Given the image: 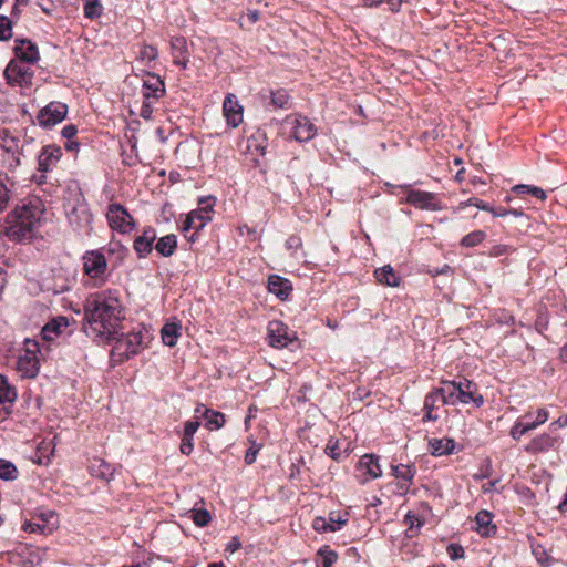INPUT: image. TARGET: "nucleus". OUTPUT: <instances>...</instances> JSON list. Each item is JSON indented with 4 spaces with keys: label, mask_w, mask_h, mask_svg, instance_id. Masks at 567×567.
<instances>
[{
    "label": "nucleus",
    "mask_w": 567,
    "mask_h": 567,
    "mask_svg": "<svg viewBox=\"0 0 567 567\" xmlns=\"http://www.w3.org/2000/svg\"><path fill=\"white\" fill-rule=\"evenodd\" d=\"M86 328L96 337H113L123 328L125 309L117 290L90 293L83 306Z\"/></svg>",
    "instance_id": "nucleus-1"
},
{
    "label": "nucleus",
    "mask_w": 567,
    "mask_h": 567,
    "mask_svg": "<svg viewBox=\"0 0 567 567\" xmlns=\"http://www.w3.org/2000/svg\"><path fill=\"white\" fill-rule=\"evenodd\" d=\"M42 209L39 199L22 202L4 220L3 233L12 241H25L34 237L40 225Z\"/></svg>",
    "instance_id": "nucleus-2"
},
{
    "label": "nucleus",
    "mask_w": 567,
    "mask_h": 567,
    "mask_svg": "<svg viewBox=\"0 0 567 567\" xmlns=\"http://www.w3.org/2000/svg\"><path fill=\"white\" fill-rule=\"evenodd\" d=\"M103 339L109 342L114 341L112 355L117 358L118 361H125L136 355L143 344V333L141 331L124 333L121 329L118 333L113 337H104Z\"/></svg>",
    "instance_id": "nucleus-3"
},
{
    "label": "nucleus",
    "mask_w": 567,
    "mask_h": 567,
    "mask_svg": "<svg viewBox=\"0 0 567 567\" xmlns=\"http://www.w3.org/2000/svg\"><path fill=\"white\" fill-rule=\"evenodd\" d=\"M19 59H12L4 69L3 75L10 86L29 87L32 84L34 72Z\"/></svg>",
    "instance_id": "nucleus-4"
},
{
    "label": "nucleus",
    "mask_w": 567,
    "mask_h": 567,
    "mask_svg": "<svg viewBox=\"0 0 567 567\" xmlns=\"http://www.w3.org/2000/svg\"><path fill=\"white\" fill-rule=\"evenodd\" d=\"M106 218L110 227L121 234H128L135 227L134 219L127 209L117 203L109 205Z\"/></svg>",
    "instance_id": "nucleus-5"
},
{
    "label": "nucleus",
    "mask_w": 567,
    "mask_h": 567,
    "mask_svg": "<svg viewBox=\"0 0 567 567\" xmlns=\"http://www.w3.org/2000/svg\"><path fill=\"white\" fill-rule=\"evenodd\" d=\"M285 126L289 127L293 138L298 142H308L317 134V128L310 120L301 115L287 116Z\"/></svg>",
    "instance_id": "nucleus-6"
},
{
    "label": "nucleus",
    "mask_w": 567,
    "mask_h": 567,
    "mask_svg": "<svg viewBox=\"0 0 567 567\" xmlns=\"http://www.w3.org/2000/svg\"><path fill=\"white\" fill-rule=\"evenodd\" d=\"M68 114V105L53 101L42 107L37 115V120L40 126L44 128H51L56 124L61 123Z\"/></svg>",
    "instance_id": "nucleus-7"
},
{
    "label": "nucleus",
    "mask_w": 567,
    "mask_h": 567,
    "mask_svg": "<svg viewBox=\"0 0 567 567\" xmlns=\"http://www.w3.org/2000/svg\"><path fill=\"white\" fill-rule=\"evenodd\" d=\"M83 270L92 279H103L107 270V261L101 250L86 251L83 257Z\"/></svg>",
    "instance_id": "nucleus-8"
},
{
    "label": "nucleus",
    "mask_w": 567,
    "mask_h": 567,
    "mask_svg": "<svg viewBox=\"0 0 567 567\" xmlns=\"http://www.w3.org/2000/svg\"><path fill=\"white\" fill-rule=\"evenodd\" d=\"M268 339L271 347L282 349L296 339V334L284 322L274 320L268 324Z\"/></svg>",
    "instance_id": "nucleus-9"
},
{
    "label": "nucleus",
    "mask_w": 567,
    "mask_h": 567,
    "mask_svg": "<svg viewBox=\"0 0 567 567\" xmlns=\"http://www.w3.org/2000/svg\"><path fill=\"white\" fill-rule=\"evenodd\" d=\"M453 391H457L458 401L462 404L473 403L475 406L480 408L484 403L483 396L478 393L477 384L465 378L458 381L455 380Z\"/></svg>",
    "instance_id": "nucleus-10"
},
{
    "label": "nucleus",
    "mask_w": 567,
    "mask_h": 567,
    "mask_svg": "<svg viewBox=\"0 0 567 567\" xmlns=\"http://www.w3.org/2000/svg\"><path fill=\"white\" fill-rule=\"evenodd\" d=\"M358 481L364 484L371 480L381 476L382 471L379 464V457L373 454H364L357 464Z\"/></svg>",
    "instance_id": "nucleus-11"
},
{
    "label": "nucleus",
    "mask_w": 567,
    "mask_h": 567,
    "mask_svg": "<svg viewBox=\"0 0 567 567\" xmlns=\"http://www.w3.org/2000/svg\"><path fill=\"white\" fill-rule=\"evenodd\" d=\"M406 203L414 206L419 209H427V210H440L442 208L441 202L436 194L424 192V190H417V189H411L406 194L405 198Z\"/></svg>",
    "instance_id": "nucleus-12"
},
{
    "label": "nucleus",
    "mask_w": 567,
    "mask_h": 567,
    "mask_svg": "<svg viewBox=\"0 0 567 567\" xmlns=\"http://www.w3.org/2000/svg\"><path fill=\"white\" fill-rule=\"evenodd\" d=\"M33 349L28 348L23 354H21L17 361V370L23 378L32 379L35 378L40 363L37 357L38 343H32Z\"/></svg>",
    "instance_id": "nucleus-13"
},
{
    "label": "nucleus",
    "mask_w": 567,
    "mask_h": 567,
    "mask_svg": "<svg viewBox=\"0 0 567 567\" xmlns=\"http://www.w3.org/2000/svg\"><path fill=\"white\" fill-rule=\"evenodd\" d=\"M69 223L76 229L81 231H89L91 229V224L93 219V215L90 212L89 207L84 203H80L72 207L71 210L68 212Z\"/></svg>",
    "instance_id": "nucleus-14"
},
{
    "label": "nucleus",
    "mask_w": 567,
    "mask_h": 567,
    "mask_svg": "<svg viewBox=\"0 0 567 567\" xmlns=\"http://www.w3.org/2000/svg\"><path fill=\"white\" fill-rule=\"evenodd\" d=\"M62 156V148L54 144L42 147L38 156V169L42 173L51 172Z\"/></svg>",
    "instance_id": "nucleus-15"
},
{
    "label": "nucleus",
    "mask_w": 567,
    "mask_h": 567,
    "mask_svg": "<svg viewBox=\"0 0 567 567\" xmlns=\"http://www.w3.org/2000/svg\"><path fill=\"white\" fill-rule=\"evenodd\" d=\"M165 94V83L155 73L146 72V79L143 81L142 95L144 100H158Z\"/></svg>",
    "instance_id": "nucleus-16"
},
{
    "label": "nucleus",
    "mask_w": 567,
    "mask_h": 567,
    "mask_svg": "<svg viewBox=\"0 0 567 567\" xmlns=\"http://www.w3.org/2000/svg\"><path fill=\"white\" fill-rule=\"evenodd\" d=\"M223 112L227 124L235 128L243 122V106L234 94H227L223 103Z\"/></svg>",
    "instance_id": "nucleus-17"
},
{
    "label": "nucleus",
    "mask_w": 567,
    "mask_h": 567,
    "mask_svg": "<svg viewBox=\"0 0 567 567\" xmlns=\"http://www.w3.org/2000/svg\"><path fill=\"white\" fill-rule=\"evenodd\" d=\"M16 399V389L9 384L4 375L0 374V421L4 420L10 414Z\"/></svg>",
    "instance_id": "nucleus-18"
},
{
    "label": "nucleus",
    "mask_w": 567,
    "mask_h": 567,
    "mask_svg": "<svg viewBox=\"0 0 567 567\" xmlns=\"http://www.w3.org/2000/svg\"><path fill=\"white\" fill-rule=\"evenodd\" d=\"M156 239V231L152 227L144 229L143 234L137 236L133 243V249L138 258L147 257L153 250V243Z\"/></svg>",
    "instance_id": "nucleus-19"
},
{
    "label": "nucleus",
    "mask_w": 567,
    "mask_h": 567,
    "mask_svg": "<svg viewBox=\"0 0 567 567\" xmlns=\"http://www.w3.org/2000/svg\"><path fill=\"white\" fill-rule=\"evenodd\" d=\"M392 474L400 480L399 489L401 494L408 493L410 486L413 483V478L416 474L414 465L398 464L391 466Z\"/></svg>",
    "instance_id": "nucleus-20"
},
{
    "label": "nucleus",
    "mask_w": 567,
    "mask_h": 567,
    "mask_svg": "<svg viewBox=\"0 0 567 567\" xmlns=\"http://www.w3.org/2000/svg\"><path fill=\"white\" fill-rule=\"evenodd\" d=\"M557 442V437L548 433H543L535 436L527 445H525L524 450L529 454L545 453L554 449Z\"/></svg>",
    "instance_id": "nucleus-21"
},
{
    "label": "nucleus",
    "mask_w": 567,
    "mask_h": 567,
    "mask_svg": "<svg viewBox=\"0 0 567 567\" xmlns=\"http://www.w3.org/2000/svg\"><path fill=\"white\" fill-rule=\"evenodd\" d=\"M268 290L280 300H287L292 291V285L281 276L271 275L268 278Z\"/></svg>",
    "instance_id": "nucleus-22"
},
{
    "label": "nucleus",
    "mask_w": 567,
    "mask_h": 567,
    "mask_svg": "<svg viewBox=\"0 0 567 567\" xmlns=\"http://www.w3.org/2000/svg\"><path fill=\"white\" fill-rule=\"evenodd\" d=\"M171 50L174 64L186 69L188 64V49L184 37H174L171 40Z\"/></svg>",
    "instance_id": "nucleus-23"
},
{
    "label": "nucleus",
    "mask_w": 567,
    "mask_h": 567,
    "mask_svg": "<svg viewBox=\"0 0 567 567\" xmlns=\"http://www.w3.org/2000/svg\"><path fill=\"white\" fill-rule=\"evenodd\" d=\"M14 54L17 59L27 63H34L39 60L38 48L30 40H17Z\"/></svg>",
    "instance_id": "nucleus-24"
},
{
    "label": "nucleus",
    "mask_w": 567,
    "mask_h": 567,
    "mask_svg": "<svg viewBox=\"0 0 567 567\" xmlns=\"http://www.w3.org/2000/svg\"><path fill=\"white\" fill-rule=\"evenodd\" d=\"M89 471L92 476L110 482L113 478L115 467L101 457H93Z\"/></svg>",
    "instance_id": "nucleus-25"
},
{
    "label": "nucleus",
    "mask_w": 567,
    "mask_h": 567,
    "mask_svg": "<svg viewBox=\"0 0 567 567\" xmlns=\"http://www.w3.org/2000/svg\"><path fill=\"white\" fill-rule=\"evenodd\" d=\"M69 327V319L66 317H56L51 319L43 328H42V337L47 341H53L58 338L62 332Z\"/></svg>",
    "instance_id": "nucleus-26"
},
{
    "label": "nucleus",
    "mask_w": 567,
    "mask_h": 567,
    "mask_svg": "<svg viewBox=\"0 0 567 567\" xmlns=\"http://www.w3.org/2000/svg\"><path fill=\"white\" fill-rule=\"evenodd\" d=\"M195 413L206 420V427L209 430H219L226 422L225 415L221 412L207 409L203 404L195 409Z\"/></svg>",
    "instance_id": "nucleus-27"
},
{
    "label": "nucleus",
    "mask_w": 567,
    "mask_h": 567,
    "mask_svg": "<svg viewBox=\"0 0 567 567\" xmlns=\"http://www.w3.org/2000/svg\"><path fill=\"white\" fill-rule=\"evenodd\" d=\"M476 532L483 537H489L496 533L493 524V514L488 511H480L475 517Z\"/></svg>",
    "instance_id": "nucleus-28"
},
{
    "label": "nucleus",
    "mask_w": 567,
    "mask_h": 567,
    "mask_svg": "<svg viewBox=\"0 0 567 567\" xmlns=\"http://www.w3.org/2000/svg\"><path fill=\"white\" fill-rule=\"evenodd\" d=\"M455 449V441L453 439H431L429 441V450L434 456H443L452 454Z\"/></svg>",
    "instance_id": "nucleus-29"
},
{
    "label": "nucleus",
    "mask_w": 567,
    "mask_h": 567,
    "mask_svg": "<svg viewBox=\"0 0 567 567\" xmlns=\"http://www.w3.org/2000/svg\"><path fill=\"white\" fill-rule=\"evenodd\" d=\"M455 380L442 381V386L436 388V393L441 396L442 405H455L460 403L457 391H453Z\"/></svg>",
    "instance_id": "nucleus-30"
},
{
    "label": "nucleus",
    "mask_w": 567,
    "mask_h": 567,
    "mask_svg": "<svg viewBox=\"0 0 567 567\" xmlns=\"http://www.w3.org/2000/svg\"><path fill=\"white\" fill-rule=\"evenodd\" d=\"M374 276L377 280L382 285L389 287H398L400 285V277L396 275V272L390 265H386L382 268H378L374 271Z\"/></svg>",
    "instance_id": "nucleus-31"
},
{
    "label": "nucleus",
    "mask_w": 567,
    "mask_h": 567,
    "mask_svg": "<svg viewBox=\"0 0 567 567\" xmlns=\"http://www.w3.org/2000/svg\"><path fill=\"white\" fill-rule=\"evenodd\" d=\"M181 330L182 324L179 322L165 323L161 330L163 343L168 347L176 346Z\"/></svg>",
    "instance_id": "nucleus-32"
},
{
    "label": "nucleus",
    "mask_w": 567,
    "mask_h": 567,
    "mask_svg": "<svg viewBox=\"0 0 567 567\" xmlns=\"http://www.w3.org/2000/svg\"><path fill=\"white\" fill-rule=\"evenodd\" d=\"M177 247V237L174 234H169L161 237L156 245L155 250L163 257H171Z\"/></svg>",
    "instance_id": "nucleus-33"
},
{
    "label": "nucleus",
    "mask_w": 567,
    "mask_h": 567,
    "mask_svg": "<svg viewBox=\"0 0 567 567\" xmlns=\"http://www.w3.org/2000/svg\"><path fill=\"white\" fill-rule=\"evenodd\" d=\"M317 557V567H331L337 561L338 554L326 545L318 549Z\"/></svg>",
    "instance_id": "nucleus-34"
},
{
    "label": "nucleus",
    "mask_w": 567,
    "mask_h": 567,
    "mask_svg": "<svg viewBox=\"0 0 567 567\" xmlns=\"http://www.w3.org/2000/svg\"><path fill=\"white\" fill-rule=\"evenodd\" d=\"M512 190L517 195L530 194L540 200H545L547 198L545 190L537 186L519 184L515 185Z\"/></svg>",
    "instance_id": "nucleus-35"
},
{
    "label": "nucleus",
    "mask_w": 567,
    "mask_h": 567,
    "mask_svg": "<svg viewBox=\"0 0 567 567\" xmlns=\"http://www.w3.org/2000/svg\"><path fill=\"white\" fill-rule=\"evenodd\" d=\"M532 417V413H525L519 420L515 422L511 430V436L518 441L523 435L530 431V426H527L525 420H529Z\"/></svg>",
    "instance_id": "nucleus-36"
},
{
    "label": "nucleus",
    "mask_w": 567,
    "mask_h": 567,
    "mask_svg": "<svg viewBox=\"0 0 567 567\" xmlns=\"http://www.w3.org/2000/svg\"><path fill=\"white\" fill-rule=\"evenodd\" d=\"M486 238V233L483 230H474L461 239V246L472 248L478 246Z\"/></svg>",
    "instance_id": "nucleus-37"
},
{
    "label": "nucleus",
    "mask_w": 567,
    "mask_h": 567,
    "mask_svg": "<svg viewBox=\"0 0 567 567\" xmlns=\"http://www.w3.org/2000/svg\"><path fill=\"white\" fill-rule=\"evenodd\" d=\"M84 16L89 19H96L102 16V6L100 0H83Z\"/></svg>",
    "instance_id": "nucleus-38"
},
{
    "label": "nucleus",
    "mask_w": 567,
    "mask_h": 567,
    "mask_svg": "<svg viewBox=\"0 0 567 567\" xmlns=\"http://www.w3.org/2000/svg\"><path fill=\"white\" fill-rule=\"evenodd\" d=\"M158 56L157 49L150 44H144L141 47L137 60H140L143 63H150L152 61H155Z\"/></svg>",
    "instance_id": "nucleus-39"
},
{
    "label": "nucleus",
    "mask_w": 567,
    "mask_h": 567,
    "mask_svg": "<svg viewBox=\"0 0 567 567\" xmlns=\"http://www.w3.org/2000/svg\"><path fill=\"white\" fill-rule=\"evenodd\" d=\"M289 94L286 90L279 89L271 92V104L279 109H285L289 103Z\"/></svg>",
    "instance_id": "nucleus-40"
},
{
    "label": "nucleus",
    "mask_w": 567,
    "mask_h": 567,
    "mask_svg": "<svg viewBox=\"0 0 567 567\" xmlns=\"http://www.w3.org/2000/svg\"><path fill=\"white\" fill-rule=\"evenodd\" d=\"M192 519L196 526L205 527L210 523L212 516L207 509L200 508L192 512Z\"/></svg>",
    "instance_id": "nucleus-41"
},
{
    "label": "nucleus",
    "mask_w": 567,
    "mask_h": 567,
    "mask_svg": "<svg viewBox=\"0 0 567 567\" xmlns=\"http://www.w3.org/2000/svg\"><path fill=\"white\" fill-rule=\"evenodd\" d=\"M17 467L11 462H0V478L11 481L17 477Z\"/></svg>",
    "instance_id": "nucleus-42"
},
{
    "label": "nucleus",
    "mask_w": 567,
    "mask_h": 567,
    "mask_svg": "<svg viewBox=\"0 0 567 567\" xmlns=\"http://www.w3.org/2000/svg\"><path fill=\"white\" fill-rule=\"evenodd\" d=\"M439 403H441V396L439 393H436V388L426 394L424 399L423 404V411H430L433 412Z\"/></svg>",
    "instance_id": "nucleus-43"
},
{
    "label": "nucleus",
    "mask_w": 567,
    "mask_h": 567,
    "mask_svg": "<svg viewBox=\"0 0 567 567\" xmlns=\"http://www.w3.org/2000/svg\"><path fill=\"white\" fill-rule=\"evenodd\" d=\"M312 527L319 533L334 532V525L330 524L324 517H316L312 522Z\"/></svg>",
    "instance_id": "nucleus-44"
},
{
    "label": "nucleus",
    "mask_w": 567,
    "mask_h": 567,
    "mask_svg": "<svg viewBox=\"0 0 567 567\" xmlns=\"http://www.w3.org/2000/svg\"><path fill=\"white\" fill-rule=\"evenodd\" d=\"M188 215H195L194 221H196V231L203 229L208 221L212 220V216L207 215V212H200L198 208L192 210Z\"/></svg>",
    "instance_id": "nucleus-45"
},
{
    "label": "nucleus",
    "mask_w": 567,
    "mask_h": 567,
    "mask_svg": "<svg viewBox=\"0 0 567 567\" xmlns=\"http://www.w3.org/2000/svg\"><path fill=\"white\" fill-rule=\"evenodd\" d=\"M549 413L546 409H539L537 411L536 419L533 421L525 420L527 426H530V431L537 429L548 420Z\"/></svg>",
    "instance_id": "nucleus-46"
},
{
    "label": "nucleus",
    "mask_w": 567,
    "mask_h": 567,
    "mask_svg": "<svg viewBox=\"0 0 567 567\" xmlns=\"http://www.w3.org/2000/svg\"><path fill=\"white\" fill-rule=\"evenodd\" d=\"M12 35L11 21L6 16H0V40H7Z\"/></svg>",
    "instance_id": "nucleus-47"
},
{
    "label": "nucleus",
    "mask_w": 567,
    "mask_h": 567,
    "mask_svg": "<svg viewBox=\"0 0 567 567\" xmlns=\"http://www.w3.org/2000/svg\"><path fill=\"white\" fill-rule=\"evenodd\" d=\"M466 206H475V207H477L478 209H481V210H485V212H487V210H492V206H491V205L486 204L485 202H483V200H481V199H478V198H476V197H471V198H468L467 200L462 202V203L460 204V206H458V209H463V208H465Z\"/></svg>",
    "instance_id": "nucleus-48"
},
{
    "label": "nucleus",
    "mask_w": 567,
    "mask_h": 567,
    "mask_svg": "<svg viewBox=\"0 0 567 567\" xmlns=\"http://www.w3.org/2000/svg\"><path fill=\"white\" fill-rule=\"evenodd\" d=\"M329 523L334 525V532L341 529V527L343 525L347 524L348 522V514H340V513H336V512H332L330 513L329 515Z\"/></svg>",
    "instance_id": "nucleus-49"
},
{
    "label": "nucleus",
    "mask_w": 567,
    "mask_h": 567,
    "mask_svg": "<svg viewBox=\"0 0 567 567\" xmlns=\"http://www.w3.org/2000/svg\"><path fill=\"white\" fill-rule=\"evenodd\" d=\"M327 455L331 458L339 461L341 458V452L339 450L338 441H333L332 439L326 445L324 449Z\"/></svg>",
    "instance_id": "nucleus-50"
},
{
    "label": "nucleus",
    "mask_w": 567,
    "mask_h": 567,
    "mask_svg": "<svg viewBox=\"0 0 567 567\" xmlns=\"http://www.w3.org/2000/svg\"><path fill=\"white\" fill-rule=\"evenodd\" d=\"M446 551L452 560H457L464 557V548L458 544H450Z\"/></svg>",
    "instance_id": "nucleus-51"
},
{
    "label": "nucleus",
    "mask_w": 567,
    "mask_h": 567,
    "mask_svg": "<svg viewBox=\"0 0 567 567\" xmlns=\"http://www.w3.org/2000/svg\"><path fill=\"white\" fill-rule=\"evenodd\" d=\"M23 530L24 532H28V533H40V534H45V532L48 530V527L43 524H39V523H33V522H25L22 526Z\"/></svg>",
    "instance_id": "nucleus-52"
},
{
    "label": "nucleus",
    "mask_w": 567,
    "mask_h": 567,
    "mask_svg": "<svg viewBox=\"0 0 567 567\" xmlns=\"http://www.w3.org/2000/svg\"><path fill=\"white\" fill-rule=\"evenodd\" d=\"M199 207L198 209L200 212H207V215L208 216H212V213H213V207L215 205V198L209 196V197H206V198H200L199 199Z\"/></svg>",
    "instance_id": "nucleus-53"
},
{
    "label": "nucleus",
    "mask_w": 567,
    "mask_h": 567,
    "mask_svg": "<svg viewBox=\"0 0 567 567\" xmlns=\"http://www.w3.org/2000/svg\"><path fill=\"white\" fill-rule=\"evenodd\" d=\"M193 439L194 437H192V436H185V435L182 436V442L179 445V451L182 454L189 455L193 452V449H194Z\"/></svg>",
    "instance_id": "nucleus-54"
},
{
    "label": "nucleus",
    "mask_w": 567,
    "mask_h": 567,
    "mask_svg": "<svg viewBox=\"0 0 567 567\" xmlns=\"http://www.w3.org/2000/svg\"><path fill=\"white\" fill-rule=\"evenodd\" d=\"M533 553L540 565L545 567L550 565L551 559L543 548H534Z\"/></svg>",
    "instance_id": "nucleus-55"
},
{
    "label": "nucleus",
    "mask_w": 567,
    "mask_h": 567,
    "mask_svg": "<svg viewBox=\"0 0 567 567\" xmlns=\"http://www.w3.org/2000/svg\"><path fill=\"white\" fill-rule=\"evenodd\" d=\"M195 215H187L185 220L183 221V225H182V231L184 233L185 236H187V233H189L190 230H195L196 231V221H194V217Z\"/></svg>",
    "instance_id": "nucleus-56"
},
{
    "label": "nucleus",
    "mask_w": 567,
    "mask_h": 567,
    "mask_svg": "<svg viewBox=\"0 0 567 567\" xmlns=\"http://www.w3.org/2000/svg\"><path fill=\"white\" fill-rule=\"evenodd\" d=\"M512 251V248L506 245H495L489 250L491 257H501Z\"/></svg>",
    "instance_id": "nucleus-57"
},
{
    "label": "nucleus",
    "mask_w": 567,
    "mask_h": 567,
    "mask_svg": "<svg viewBox=\"0 0 567 567\" xmlns=\"http://www.w3.org/2000/svg\"><path fill=\"white\" fill-rule=\"evenodd\" d=\"M286 248L288 250H291V251H297L299 248H301L302 246V241H301V238L298 237V236H290L287 240H286Z\"/></svg>",
    "instance_id": "nucleus-58"
},
{
    "label": "nucleus",
    "mask_w": 567,
    "mask_h": 567,
    "mask_svg": "<svg viewBox=\"0 0 567 567\" xmlns=\"http://www.w3.org/2000/svg\"><path fill=\"white\" fill-rule=\"evenodd\" d=\"M199 425H200L199 421H187L185 423V426H184L183 435L194 437V435L197 432Z\"/></svg>",
    "instance_id": "nucleus-59"
},
{
    "label": "nucleus",
    "mask_w": 567,
    "mask_h": 567,
    "mask_svg": "<svg viewBox=\"0 0 567 567\" xmlns=\"http://www.w3.org/2000/svg\"><path fill=\"white\" fill-rule=\"evenodd\" d=\"M153 114V106L151 100H145L140 110V116L144 120H150Z\"/></svg>",
    "instance_id": "nucleus-60"
},
{
    "label": "nucleus",
    "mask_w": 567,
    "mask_h": 567,
    "mask_svg": "<svg viewBox=\"0 0 567 567\" xmlns=\"http://www.w3.org/2000/svg\"><path fill=\"white\" fill-rule=\"evenodd\" d=\"M405 522H408L410 524L409 532L413 530V527H414L415 524H416L417 528L421 527V525H422V522L419 519V517H416L415 515H412L411 513L405 515ZM409 536L413 537L414 534L411 533Z\"/></svg>",
    "instance_id": "nucleus-61"
},
{
    "label": "nucleus",
    "mask_w": 567,
    "mask_h": 567,
    "mask_svg": "<svg viewBox=\"0 0 567 567\" xmlns=\"http://www.w3.org/2000/svg\"><path fill=\"white\" fill-rule=\"evenodd\" d=\"M76 133L78 128L73 124L65 125L61 131L62 136L66 140H72L76 135Z\"/></svg>",
    "instance_id": "nucleus-62"
},
{
    "label": "nucleus",
    "mask_w": 567,
    "mask_h": 567,
    "mask_svg": "<svg viewBox=\"0 0 567 567\" xmlns=\"http://www.w3.org/2000/svg\"><path fill=\"white\" fill-rule=\"evenodd\" d=\"M241 547V543L237 536H234L230 542L227 544L226 551L234 554Z\"/></svg>",
    "instance_id": "nucleus-63"
},
{
    "label": "nucleus",
    "mask_w": 567,
    "mask_h": 567,
    "mask_svg": "<svg viewBox=\"0 0 567 567\" xmlns=\"http://www.w3.org/2000/svg\"><path fill=\"white\" fill-rule=\"evenodd\" d=\"M9 196L4 185L0 184V213L6 208Z\"/></svg>",
    "instance_id": "nucleus-64"
}]
</instances>
